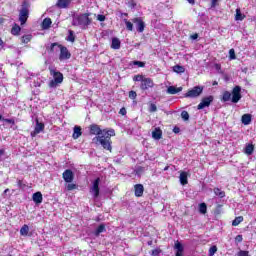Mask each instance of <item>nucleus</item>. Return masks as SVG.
<instances>
[{"mask_svg":"<svg viewBox=\"0 0 256 256\" xmlns=\"http://www.w3.org/2000/svg\"><path fill=\"white\" fill-rule=\"evenodd\" d=\"M119 115H123V116L127 115V109H125V107H122L119 111Z\"/></svg>","mask_w":256,"mask_h":256,"instance_id":"obj_51","label":"nucleus"},{"mask_svg":"<svg viewBox=\"0 0 256 256\" xmlns=\"http://www.w3.org/2000/svg\"><path fill=\"white\" fill-rule=\"evenodd\" d=\"M58 48L60 49V55H59L60 61L71 59V52H69V49H67V47L60 44L58 45Z\"/></svg>","mask_w":256,"mask_h":256,"instance_id":"obj_9","label":"nucleus"},{"mask_svg":"<svg viewBox=\"0 0 256 256\" xmlns=\"http://www.w3.org/2000/svg\"><path fill=\"white\" fill-rule=\"evenodd\" d=\"M217 253V246H212V247H210V249H209V256H213V255H215Z\"/></svg>","mask_w":256,"mask_h":256,"instance_id":"obj_44","label":"nucleus"},{"mask_svg":"<svg viewBox=\"0 0 256 256\" xmlns=\"http://www.w3.org/2000/svg\"><path fill=\"white\" fill-rule=\"evenodd\" d=\"M3 45V40L0 38V46Z\"/></svg>","mask_w":256,"mask_h":256,"instance_id":"obj_63","label":"nucleus"},{"mask_svg":"<svg viewBox=\"0 0 256 256\" xmlns=\"http://www.w3.org/2000/svg\"><path fill=\"white\" fill-rule=\"evenodd\" d=\"M89 133L90 135H97L92 139L93 143H100V145L106 151L110 153L113 151V141L111 137H115V130L114 129H101V127L97 124H91L89 126Z\"/></svg>","mask_w":256,"mask_h":256,"instance_id":"obj_1","label":"nucleus"},{"mask_svg":"<svg viewBox=\"0 0 256 256\" xmlns=\"http://www.w3.org/2000/svg\"><path fill=\"white\" fill-rule=\"evenodd\" d=\"M188 176H189V174L187 172H185V171L180 172L181 185H187L189 183Z\"/></svg>","mask_w":256,"mask_h":256,"instance_id":"obj_20","label":"nucleus"},{"mask_svg":"<svg viewBox=\"0 0 256 256\" xmlns=\"http://www.w3.org/2000/svg\"><path fill=\"white\" fill-rule=\"evenodd\" d=\"M161 253H163V250H161V248H156L154 250H152V256H160Z\"/></svg>","mask_w":256,"mask_h":256,"instance_id":"obj_41","label":"nucleus"},{"mask_svg":"<svg viewBox=\"0 0 256 256\" xmlns=\"http://www.w3.org/2000/svg\"><path fill=\"white\" fill-rule=\"evenodd\" d=\"M3 23H5V18L0 17V25H3Z\"/></svg>","mask_w":256,"mask_h":256,"instance_id":"obj_55","label":"nucleus"},{"mask_svg":"<svg viewBox=\"0 0 256 256\" xmlns=\"http://www.w3.org/2000/svg\"><path fill=\"white\" fill-rule=\"evenodd\" d=\"M50 75L53 77L52 80H50L48 87L51 89H54L57 87V85H61L63 83V73L60 71H57L55 69H50Z\"/></svg>","mask_w":256,"mask_h":256,"instance_id":"obj_6","label":"nucleus"},{"mask_svg":"<svg viewBox=\"0 0 256 256\" xmlns=\"http://www.w3.org/2000/svg\"><path fill=\"white\" fill-rule=\"evenodd\" d=\"M243 216H238L232 221V226L237 227L240 223H243Z\"/></svg>","mask_w":256,"mask_h":256,"instance_id":"obj_32","label":"nucleus"},{"mask_svg":"<svg viewBox=\"0 0 256 256\" xmlns=\"http://www.w3.org/2000/svg\"><path fill=\"white\" fill-rule=\"evenodd\" d=\"M21 33V26L15 23L11 29V34L17 36Z\"/></svg>","mask_w":256,"mask_h":256,"instance_id":"obj_24","label":"nucleus"},{"mask_svg":"<svg viewBox=\"0 0 256 256\" xmlns=\"http://www.w3.org/2000/svg\"><path fill=\"white\" fill-rule=\"evenodd\" d=\"M148 245L149 246L153 245V241L152 240L148 241Z\"/></svg>","mask_w":256,"mask_h":256,"instance_id":"obj_61","label":"nucleus"},{"mask_svg":"<svg viewBox=\"0 0 256 256\" xmlns=\"http://www.w3.org/2000/svg\"><path fill=\"white\" fill-rule=\"evenodd\" d=\"M203 86H194L192 89L188 90L187 93L184 94V97L188 99H197L203 93Z\"/></svg>","mask_w":256,"mask_h":256,"instance_id":"obj_7","label":"nucleus"},{"mask_svg":"<svg viewBox=\"0 0 256 256\" xmlns=\"http://www.w3.org/2000/svg\"><path fill=\"white\" fill-rule=\"evenodd\" d=\"M163 137V130H161L159 127H156L152 131V138L155 139L156 141H159V139H162Z\"/></svg>","mask_w":256,"mask_h":256,"instance_id":"obj_16","label":"nucleus"},{"mask_svg":"<svg viewBox=\"0 0 256 256\" xmlns=\"http://www.w3.org/2000/svg\"><path fill=\"white\" fill-rule=\"evenodd\" d=\"M253 151H255V145L253 144H247L244 148V153L246 155H253Z\"/></svg>","mask_w":256,"mask_h":256,"instance_id":"obj_23","label":"nucleus"},{"mask_svg":"<svg viewBox=\"0 0 256 256\" xmlns=\"http://www.w3.org/2000/svg\"><path fill=\"white\" fill-rule=\"evenodd\" d=\"M218 0H211V7H217Z\"/></svg>","mask_w":256,"mask_h":256,"instance_id":"obj_53","label":"nucleus"},{"mask_svg":"<svg viewBox=\"0 0 256 256\" xmlns=\"http://www.w3.org/2000/svg\"><path fill=\"white\" fill-rule=\"evenodd\" d=\"M105 231H107V229L105 228V224H100L95 230L96 237H98V235H101V233H105Z\"/></svg>","mask_w":256,"mask_h":256,"instance_id":"obj_28","label":"nucleus"},{"mask_svg":"<svg viewBox=\"0 0 256 256\" xmlns=\"http://www.w3.org/2000/svg\"><path fill=\"white\" fill-rule=\"evenodd\" d=\"M97 19H98V21L103 22V21H105V19H107V17H105V15H103V14H99L97 16Z\"/></svg>","mask_w":256,"mask_h":256,"instance_id":"obj_49","label":"nucleus"},{"mask_svg":"<svg viewBox=\"0 0 256 256\" xmlns=\"http://www.w3.org/2000/svg\"><path fill=\"white\" fill-rule=\"evenodd\" d=\"M213 101H215V97H213V95L203 97L201 102L198 104L197 109H205V107H209Z\"/></svg>","mask_w":256,"mask_h":256,"instance_id":"obj_8","label":"nucleus"},{"mask_svg":"<svg viewBox=\"0 0 256 256\" xmlns=\"http://www.w3.org/2000/svg\"><path fill=\"white\" fill-rule=\"evenodd\" d=\"M133 65H136L137 67L143 68V67H145V62L139 61V60H134V61H131L129 63V67H133Z\"/></svg>","mask_w":256,"mask_h":256,"instance_id":"obj_30","label":"nucleus"},{"mask_svg":"<svg viewBox=\"0 0 256 256\" xmlns=\"http://www.w3.org/2000/svg\"><path fill=\"white\" fill-rule=\"evenodd\" d=\"M124 23L126 25L127 31H133V24L131 23V21L124 19Z\"/></svg>","mask_w":256,"mask_h":256,"instance_id":"obj_38","label":"nucleus"},{"mask_svg":"<svg viewBox=\"0 0 256 256\" xmlns=\"http://www.w3.org/2000/svg\"><path fill=\"white\" fill-rule=\"evenodd\" d=\"M242 97L241 86H235L232 89V92L226 90L222 93L221 101L224 103H227L228 101H231V103H239Z\"/></svg>","mask_w":256,"mask_h":256,"instance_id":"obj_3","label":"nucleus"},{"mask_svg":"<svg viewBox=\"0 0 256 256\" xmlns=\"http://www.w3.org/2000/svg\"><path fill=\"white\" fill-rule=\"evenodd\" d=\"M148 111L149 113H157V105L155 103H150Z\"/></svg>","mask_w":256,"mask_h":256,"instance_id":"obj_37","label":"nucleus"},{"mask_svg":"<svg viewBox=\"0 0 256 256\" xmlns=\"http://www.w3.org/2000/svg\"><path fill=\"white\" fill-rule=\"evenodd\" d=\"M93 23V18H91V13H81L75 14L72 17L73 27H81L83 30L89 29V25Z\"/></svg>","mask_w":256,"mask_h":256,"instance_id":"obj_2","label":"nucleus"},{"mask_svg":"<svg viewBox=\"0 0 256 256\" xmlns=\"http://www.w3.org/2000/svg\"><path fill=\"white\" fill-rule=\"evenodd\" d=\"M133 81L141 82L140 83L141 91H147L148 89H153L155 87V82H153V79L147 78L143 74H137L133 76Z\"/></svg>","mask_w":256,"mask_h":256,"instance_id":"obj_4","label":"nucleus"},{"mask_svg":"<svg viewBox=\"0 0 256 256\" xmlns=\"http://www.w3.org/2000/svg\"><path fill=\"white\" fill-rule=\"evenodd\" d=\"M66 189H67V191H73V190L77 189V184H73L70 182L69 184H67Z\"/></svg>","mask_w":256,"mask_h":256,"instance_id":"obj_42","label":"nucleus"},{"mask_svg":"<svg viewBox=\"0 0 256 256\" xmlns=\"http://www.w3.org/2000/svg\"><path fill=\"white\" fill-rule=\"evenodd\" d=\"M238 256H249V251L240 250L238 252Z\"/></svg>","mask_w":256,"mask_h":256,"instance_id":"obj_47","label":"nucleus"},{"mask_svg":"<svg viewBox=\"0 0 256 256\" xmlns=\"http://www.w3.org/2000/svg\"><path fill=\"white\" fill-rule=\"evenodd\" d=\"M62 177H63L65 183H73V179H75V174L73 173V170L66 169L63 172Z\"/></svg>","mask_w":256,"mask_h":256,"instance_id":"obj_11","label":"nucleus"},{"mask_svg":"<svg viewBox=\"0 0 256 256\" xmlns=\"http://www.w3.org/2000/svg\"><path fill=\"white\" fill-rule=\"evenodd\" d=\"M173 71H174V73H183L185 71V67H183L181 65H175L173 67Z\"/></svg>","mask_w":256,"mask_h":256,"instance_id":"obj_35","label":"nucleus"},{"mask_svg":"<svg viewBox=\"0 0 256 256\" xmlns=\"http://www.w3.org/2000/svg\"><path fill=\"white\" fill-rule=\"evenodd\" d=\"M41 131H45V124L43 122L36 121V126L34 131L31 132V137H35L41 133Z\"/></svg>","mask_w":256,"mask_h":256,"instance_id":"obj_13","label":"nucleus"},{"mask_svg":"<svg viewBox=\"0 0 256 256\" xmlns=\"http://www.w3.org/2000/svg\"><path fill=\"white\" fill-rule=\"evenodd\" d=\"M213 85H217V82L215 81V82L213 83Z\"/></svg>","mask_w":256,"mask_h":256,"instance_id":"obj_64","label":"nucleus"},{"mask_svg":"<svg viewBox=\"0 0 256 256\" xmlns=\"http://www.w3.org/2000/svg\"><path fill=\"white\" fill-rule=\"evenodd\" d=\"M188 1V3H190V5H194V3H195V0H187Z\"/></svg>","mask_w":256,"mask_h":256,"instance_id":"obj_59","label":"nucleus"},{"mask_svg":"<svg viewBox=\"0 0 256 256\" xmlns=\"http://www.w3.org/2000/svg\"><path fill=\"white\" fill-rule=\"evenodd\" d=\"M169 170V166H166L165 168H164V171H168Z\"/></svg>","mask_w":256,"mask_h":256,"instance_id":"obj_62","label":"nucleus"},{"mask_svg":"<svg viewBox=\"0 0 256 256\" xmlns=\"http://www.w3.org/2000/svg\"><path fill=\"white\" fill-rule=\"evenodd\" d=\"M128 97L129 99H132L133 101H135V99H137V92L135 90L129 91Z\"/></svg>","mask_w":256,"mask_h":256,"instance_id":"obj_40","label":"nucleus"},{"mask_svg":"<svg viewBox=\"0 0 256 256\" xmlns=\"http://www.w3.org/2000/svg\"><path fill=\"white\" fill-rule=\"evenodd\" d=\"M243 19H245V15H243V14L241 13V9H240V8H237V9H236L235 20H236V21H243Z\"/></svg>","mask_w":256,"mask_h":256,"instance_id":"obj_31","label":"nucleus"},{"mask_svg":"<svg viewBox=\"0 0 256 256\" xmlns=\"http://www.w3.org/2000/svg\"><path fill=\"white\" fill-rule=\"evenodd\" d=\"M111 49H121V40H119V38H112Z\"/></svg>","mask_w":256,"mask_h":256,"instance_id":"obj_22","label":"nucleus"},{"mask_svg":"<svg viewBox=\"0 0 256 256\" xmlns=\"http://www.w3.org/2000/svg\"><path fill=\"white\" fill-rule=\"evenodd\" d=\"M2 155H5V149H0V157H1Z\"/></svg>","mask_w":256,"mask_h":256,"instance_id":"obj_56","label":"nucleus"},{"mask_svg":"<svg viewBox=\"0 0 256 256\" xmlns=\"http://www.w3.org/2000/svg\"><path fill=\"white\" fill-rule=\"evenodd\" d=\"M20 235H22V237H27V235H29V225L24 224L21 229H20Z\"/></svg>","mask_w":256,"mask_h":256,"instance_id":"obj_27","label":"nucleus"},{"mask_svg":"<svg viewBox=\"0 0 256 256\" xmlns=\"http://www.w3.org/2000/svg\"><path fill=\"white\" fill-rule=\"evenodd\" d=\"M214 193L215 195L220 197V199H223V197H225V191H222L220 188H214Z\"/></svg>","mask_w":256,"mask_h":256,"instance_id":"obj_33","label":"nucleus"},{"mask_svg":"<svg viewBox=\"0 0 256 256\" xmlns=\"http://www.w3.org/2000/svg\"><path fill=\"white\" fill-rule=\"evenodd\" d=\"M31 41V35H24L22 37V42L29 43Z\"/></svg>","mask_w":256,"mask_h":256,"instance_id":"obj_45","label":"nucleus"},{"mask_svg":"<svg viewBox=\"0 0 256 256\" xmlns=\"http://www.w3.org/2000/svg\"><path fill=\"white\" fill-rule=\"evenodd\" d=\"M101 183V178H96L92 184V187L90 188V193H93L94 199H97L99 197L100 188L99 184Z\"/></svg>","mask_w":256,"mask_h":256,"instance_id":"obj_10","label":"nucleus"},{"mask_svg":"<svg viewBox=\"0 0 256 256\" xmlns=\"http://www.w3.org/2000/svg\"><path fill=\"white\" fill-rule=\"evenodd\" d=\"M129 7H131L132 9L135 8V7H137V3L135 2V0H131V1L129 2Z\"/></svg>","mask_w":256,"mask_h":256,"instance_id":"obj_52","label":"nucleus"},{"mask_svg":"<svg viewBox=\"0 0 256 256\" xmlns=\"http://www.w3.org/2000/svg\"><path fill=\"white\" fill-rule=\"evenodd\" d=\"M81 135H83V131L81 129V126H75L74 127V132H73V139H79V137H81Z\"/></svg>","mask_w":256,"mask_h":256,"instance_id":"obj_21","label":"nucleus"},{"mask_svg":"<svg viewBox=\"0 0 256 256\" xmlns=\"http://www.w3.org/2000/svg\"><path fill=\"white\" fill-rule=\"evenodd\" d=\"M241 121H242L243 125H250L251 124V114L242 115Z\"/></svg>","mask_w":256,"mask_h":256,"instance_id":"obj_25","label":"nucleus"},{"mask_svg":"<svg viewBox=\"0 0 256 256\" xmlns=\"http://www.w3.org/2000/svg\"><path fill=\"white\" fill-rule=\"evenodd\" d=\"M229 59L230 61L237 59V55L235 54V49L233 48L229 50Z\"/></svg>","mask_w":256,"mask_h":256,"instance_id":"obj_39","label":"nucleus"},{"mask_svg":"<svg viewBox=\"0 0 256 256\" xmlns=\"http://www.w3.org/2000/svg\"><path fill=\"white\" fill-rule=\"evenodd\" d=\"M3 121L5 123H9L10 125H15V119L4 118Z\"/></svg>","mask_w":256,"mask_h":256,"instance_id":"obj_46","label":"nucleus"},{"mask_svg":"<svg viewBox=\"0 0 256 256\" xmlns=\"http://www.w3.org/2000/svg\"><path fill=\"white\" fill-rule=\"evenodd\" d=\"M181 91H183V87H175V86H169L167 89V93H169V95H177V93H181Z\"/></svg>","mask_w":256,"mask_h":256,"instance_id":"obj_19","label":"nucleus"},{"mask_svg":"<svg viewBox=\"0 0 256 256\" xmlns=\"http://www.w3.org/2000/svg\"><path fill=\"white\" fill-rule=\"evenodd\" d=\"M235 241H236V243H241L243 241V235H237L235 237Z\"/></svg>","mask_w":256,"mask_h":256,"instance_id":"obj_50","label":"nucleus"},{"mask_svg":"<svg viewBox=\"0 0 256 256\" xmlns=\"http://www.w3.org/2000/svg\"><path fill=\"white\" fill-rule=\"evenodd\" d=\"M53 21H51V18H45L42 21V29H49L52 25Z\"/></svg>","mask_w":256,"mask_h":256,"instance_id":"obj_26","label":"nucleus"},{"mask_svg":"<svg viewBox=\"0 0 256 256\" xmlns=\"http://www.w3.org/2000/svg\"><path fill=\"white\" fill-rule=\"evenodd\" d=\"M143 193H145V187L143 186V184L134 185L135 197H143Z\"/></svg>","mask_w":256,"mask_h":256,"instance_id":"obj_14","label":"nucleus"},{"mask_svg":"<svg viewBox=\"0 0 256 256\" xmlns=\"http://www.w3.org/2000/svg\"><path fill=\"white\" fill-rule=\"evenodd\" d=\"M191 39L195 40V39H199V34L195 33L191 36Z\"/></svg>","mask_w":256,"mask_h":256,"instance_id":"obj_54","label":"nucleus"},{"mask_svg":"<svg viewBox=\"0 0 256 256\" xmlns=\"http://www.w3.org/2000/svg\"><path fill=\"white\" fill-rule=\"evenodd\" d=\"M121 17H129L128 13H121Z\"/></svg>","mask_w":256,"mask_h":256,"instance_id":"obj_58","label":"nucleus"},{"mask_svg":"<svg viewBox=\"0 0 256 256\" xmlns=\"http://www.w3.org/2000/svg\"><path fill=\"white\" fill-rule=\"evenodd\" d=\"M71 1L73 0H57L56 7L58 9H69V5H71Z\"/></svg>","mask_w":256,"mask_h":256,"instance_id":"obj_15","label":"nucleus"},{"mask_svg":"<svg viewBox=\"0 0 256 256\" xmlns=\"http://www.w3.org/2000/svg\"><path fill=\"white\" fill-rule=\"evenodd\" d=\"M29 7H31V4H29V1L24 0L21 5V9L19 10V21L20 25L23 26L25 23H27V20L29 19Z\"/></svg>","mask_w":256,"mask_h":256,"instance_id":"obj_5","label":"nucleus"},{"mask_svg":"<svg viewBox=\"0 0 256 256\" xmlns=\"http://www.w3.org/2000/svg\"><path fill=\"white\" fill-rule=\"evenodd\" d=\"M179 131H180L179 127L174 128V133H179Z\"/></svg>","mask_w":256,"mask_h":256,"instance_id":"obj_57","label":"nucleus"},{"mask_svg":"<svg viewBox=\"0 0 256 256\" xmlns=\"http://www.w3.org/2000/svg\"><path fill=\"white\" fill-rule=\"evenodd\" d=\"M181 117H182V119L184 120V121H189V112H187V111H182L181 112Z\"/></svg>","mask_w":256,"mask_h":256,"instance_id":"obj_43","label":"nucleus"},{"mask_svg":"<svg viewBox=\"0 0 256 256\" xmlns=\"http://www.w3.org/2000/svg\"><path fill=\"white\" fill-rule=\"evenodd\" d=\"M66 41H69L70 43H75V32L73 30H68V36L66 38Z\"/></svg>","mask_w":256,"mask_h":256,"instance_id":"obj_29","label":"nucleus"},{"mask_svg":"<svg viewBox=\"0 0 256 256\" xmlns=\"http://www.w3.org/2000/svg\"><path fill=\"white\" fill-rule=\"evenodd\" d=\"M132 23H136L138 33H143V31H145V22L143 21V18L141 17L133 18Z\"/></svg>","mask_w":256,"mask_h":256,"instance_id":"obj_12","label":"nucleus"},{"mask_svg":"<svg viewBox=\"0 0 256 256\" xmlns=\"http://www.w3.org/2000/svg\"><path fill=\"white\" fill-rule=\"evenodd\" d=\"M7 193H9V188L4 190V195H7Z\"/></svg>","mask_w":256,"mask_h":256,"instance_id":"obj_60","label":"nucleus"},{"mask_svg":"<svg viewBox=\"0 0 256 256\" xmlns=\"http://www.w3.org/2000/svg\"><path fill=\"white\" fill-rule=\"evenodd\" d=\"M59 45H61V44H59L57 42L52 43L50 45V47L48 48V53H55V48L59 47Z\"/></svg>","mask_w":256,"mask_h":256,"instance_id":"obj_36","label":"nucleus"},{"mask_svg":"<svg viewBox=\"0 0 256 256\" xmlns=\"http://www.w3.org/2000/svg\"><path fill=\"white\" fill-rule=\"evenodd\" d=\"M174 249H176L175 256H183L184 248H183V244H181V242L176 241Z\"/></svg>","mask_w":256,"mask_h":256,"instance_id":"obj_18","label":"nucleus"},{"mask_svg":"<svg viewBox=\"0 0 256 256\" xmlns=\"http://www.w3.org/2000/svg\"><path fill=\"white\" fill-rule=\"evenodd\" d=\"M199 212L202 213V215H205L207 213V204L206 203H200L199 204Z\"/></svg>","mask_w":256,"mask_h":256,"instance_id":"obj_34","label":"nucleus"},{"mask_svg":"<svg viewBox=\"0 0 256 256\" xmlns=\"http://www.w3.org/2000/svg\"><path fill=\"white\" fill-rule=\"evenodd\" d=\"M17 185H18L19 189H25V187H26V185L23 184V180H18Z\"/></svg>","mask_w":256,"mask_h":256,"instance_id":"obj_48","label":"nucleus"},{"mask_svg":"<svg viewBox=\"0 0 256 256\" xmlns=\"http://www.w3.org/2000/svg\"><path fill=\"white\" fill-rule=\"evenodd\" d=\"M32 199L36 205H41L43 203V194L41 192H35L32 195Z\"/></svg>","mask_w":256,"mask_h":256,"instance_id":"obj_17","label":"nucleus"}]
</instances>
